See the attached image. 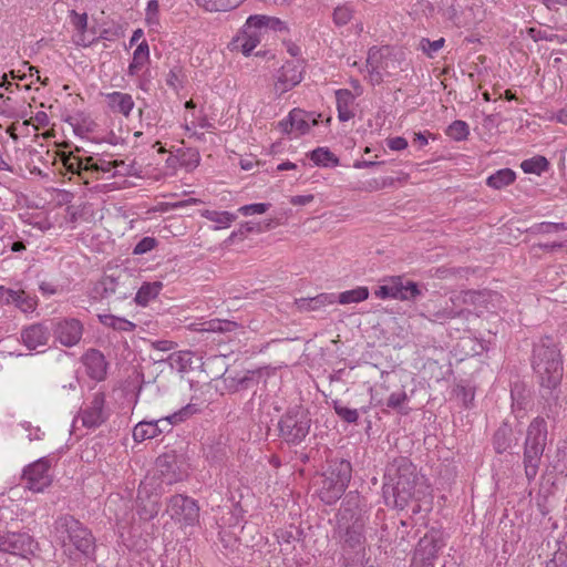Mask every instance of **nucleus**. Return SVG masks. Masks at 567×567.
I'll list each match as a JSON object with an SVG mask.
<instances>
[{"label": "nucleus", "instance_id": "f257e3e1", "mask_svg": "<svg viewBox=\"0 0 567 567\" xmlns=\"http://www.w3.org/2000/svg\"><path fill=\"white\" fill-rule=\"evenodd\" d=\"M420 480L416 466L408 458L395 460L384 475L382 491L385 502H392L400 509L405 508L412 499L417 498Z\"/></svg>", "mask_w": 567, "mask_h": 567}, {"label": "nucleus", "instance_id": "f03ea898", "mask_svg": "<svg viewBox=\"0 0 567 567\" xmlns=\"http://www.w3.org/2000/svg\"><path fill=\"white\" fill-rule=\"evenodd\" d=\"M532 367L543 389L556 390L561 382V354L553 338L546 336L534 346Z\"/></svg>", "mask_w": 567, "mask_h": 567}, {"label": "nucleus", "instance_id": "7ed1b4c3", "mask_svg": "<svg viewBox=\"0 0 567 567\" xmlns=\"http://www.w3.org/2000/svg\"><path fill=\"white\" fill-rule=\"evenodd\" d=\"M547 437L548 430L545 419L536 416L527 426L523 451L524 473L528 483H532L538 474Z\"/></svg>", "mask_w": 567, "mask_h": 567}, {"label": "nucleus", "instance_id": "20e7f679", "mask_svg": "<svg viewBox=\"0 0 567 567\" xmlns=\"http://www.w3.org/2000/svg\"><path fill=\"white\" fill-rule=\"evenodd\" d=\"M54 532L64 551L68 546H73L85 557L94 554L95 538L92 532L72 515L60 516L54 523Z\"/></svg>", "mask_w": 567, "mask_h": 567}, {"label": "nucleus", "instance_id": "39448f33", "mask_svg": "<svg viewBox=\"0 0 567 567\" xmlns=\"http://www.w3.org/2000/svg\"><path fill=\"white\" fill-rule=\"evenodd\" d=\"M352 476V466L348 460L333 458L328 462L323 474L319 496L328 505L336 503L343 495Z\"/></svg>", "mask_w": 567, "mask_h": 567}, {"label": "nucleus", "instance_id": "423d86ee", "mask_svg": "<svg viewBox=\"0 0 567 567\" xmlns=\"http://www.w3.org/2000/svg\"><path fill=\"white\" fill-rule=\"evenodd\" d=\"M311 417L301 405L289 408L278 422L279 436L288 444H299L309 434Z\"/></svg>", "mask_w": 567, "mask_h": 567}, {"label": "nucleus", "instance_id": "0eeeda50", "mask_svg": "<svg viewBox=\"0 0 567 567\" xmlns=\"http://www.w3.org/2000/svg\"><path fill=\"white\" fill-rule=\"evenodd\" d=\"M374 295L381 299H396L413 301L423 296V288L416 282L401 276L391 277L382 286H379Z\"/></svg>", "mask_w": 567, "mask_h": 567}, {"label": "nucleus", "instance_id": "6e6552de", "mask_svg": "<svg viewBox=\"0 0 567 567\" xmlns=\"http://www.w3.org/2000/svg\"><path fill=\"white\" fill-rule=\"evenodd\" d=\"M444 546L443 538L437 532L425 534L417 543L412 567H433V560Z\"/></svg>", "mask_w": 567, "mask_h": 567}, {"label": "nucleus", "instance_id": "1a4fd4ad", "mask_svg": "<svg viewBox=\"0 0 567 567\" xmlns=\"http://www.w3.org/2000/svg\"><path fill=\"white\" fill-rule=\"evenodd\" d=\"M266 368H258L255 370H246L243 372H235L226 369L221 375L225 389L229 393H237L241 391L252 390L258 385L260 380L266 374Z\"/></svg>", "mask_w": 567, "mask_h": 567}, {"label": "nucleus", "instance_id": "9d476101", "mask_svg": "<svg viewBox=\"0 0 567 567\" xmlns=\"http://www.w3.org/2000/svg\"><path fill=\"white\" fill-rule=\"evenodd\" d=\"M54 339L62 346H76L83 336V324L75 318H55L50 320Z\"/></svg>", "mask_w": 567, "mask_h": 567}, {"label": "nucleus", "instance_id": "9b49d317", "mask_svg": "<svg viewBox=\"0 0 567 567\" xmlns=\"http://www.w3.org/2000/svg\"><path fill=\"white\" fill-rule=\"evenodd\" d=\"M50 467L48 457H41L25 466L22 474L25 487L33 492H42L48 487L52 482Z\"/></svg>", "mask_w": 567, "mask_h": 567}, {"label": "nucleus", "instance_id": "f8f14e48", "mask_svg": "<svg viewBox=\"0 0 567 567\" xmlns=\"http://www.w3.org/2000/svg\"><path fill=\"white\" fill-rule=\"evenodd\" d=\"M167 512L173 519L183 522L185 525H194L199 517V507L196 502L181 494L169 498Z\"/></svg>", "mask_w": 567, "mask_h": 567}, {"label": "nucleus", "instance_id": "ddd939ff", "mask_svg": "<svg viewBox=\"0 0 567 567\" xmlns=\"http://www.w3.org/2000/svg\"><path fill=\"white\" fill-rule=\"evenodd\" d=\"M0 550L24 557L33 551V538L28 533L7 532L0 535Z\"/></svg>", "mask_w": 567, "mask_h": 567}, {"label": "nucleus", "instance_id": "4468645a", "mask_svg": "<svg viewBox=\"0 0 567 567\" xmlns=\"http://www.w3.org/2000/svg\"><path fill=\"white\" fill-rule=\"evenodd\" d=\"M51 333L50 321L33 323L22 329L21 341L29 350H37L48 344Z\"/></svg>", "mask_w": 567, "mask_h": 567}, {"label": "nucleus", "instance_id": "2eb2a0df", "mask_svg": "<svg viewBox=\"0 0 567 567\" xmlns=\"http://www.w3.org/2000/svg\"><path fill=\"white\" fill-rule=\"evenodd\" d=\"M63 165L66 169V172L78 175L80 179H82L85 184L89 183L87 181V173L89 172H99L104 171L109 172L110 167H102L96 163H93L92 157L81 158L78 156H74L72 154L65 155L63 157Z\"/></svg>", "mask_w": 567, "mask_h": 567}, {"label": "nucleus", "instance_id": "dca6fc26", "mask_svg": "<svg viewBox=\"0 0 567 567\" xmlns=\"http://www.w3.org/2000/svg\"><path fill=\"white\" fill-rule=\"evenodd\" d=\"M104 404L105 394L103 392L95 393L89 406L81 411L80 416L84 426L96 427L105 422L107 415L104 411Z\"/></svg>", "mask_w": 567, "mask_h": 567}, {"label": "nucleus", "instance_id": "f3484780", "mask_svg": "<svg viewBox=\"0 0 567 567\" xmlns=\"http://www.w3.org/2000/svg\"><path fill=\"white\" fill-rule=\"evenodd\" d=\"M161 509V498L156 493H150L144 483L137 491V513L144 520L153 519Z\"/></svg>", "mask_w": 567, "mask_h": 567}, {"label": "nucleus", "instance_id": "a211bd4d", "mask_svg": "<svg viewBox=\"0 0 567 567\" xmlns=\"http://www.w3.org/2000/svg\"><path fill=\"white\" fill-rule=\"evenodd\" d=\"M343 546L355 551L357 555L365 556L364 522L357 518L349 525L342 535Z\"/></svg>", "mask_w": 567, "mask_h": 567}, {"label": "nucleus", "instance_id": "6ab92c4d", "mask_svg": "<svg viewBox=\"0 0 567 567\" xmlns=\"http://www.w3.org/2000/svg\"><path fill=\"white\" fill-rule=\"evenodd\" d=\"M156 470L159 473L162 481L166 484H173L182 481L185 472L177 465V457L173 454H163L156 458Z\"/></svg>", "mask_w": 567, "mask_h": 567}, {"label": "nucleus", "instance_id": "aec40b11", "mask_svg": "<svg viewBox=\"0 0 567 567\" xmlns=\"http://www.w3.org/2000/svg\"><path fill=\"white\" fill-rule=\"evenodd\" d=\"M82 362L86 374L95 381H103L106 378L107 362L104 354L96 349H90L82 355Z\"/></svg>", "mask_w": 567, "mask_h": 567}, {"label": "nucleus", "instance_id": "412c9836", "mask_svg": "<svg viewBox=\"0 0 567 567\" xmlns=\"http://www.w3.org/2000/svg\"><path fill=\"white\" fill-rule=\"evenodd\" d=\"M301 71L299 66L290 61L286 62L277 76V81L275 82V93L281 95L287 91L291 90L296 85L301 82Z\"/></svg>", "mask_w": 567, "mask_h": 567}, {"label": "nucleus", "instance_id": "4be33fe9", "mask_svg": "<svg viewBox=\"0 0 567 567\" xmlns=\"http://www.w3.org/2000/svg\"><path fill=\"white\" fill-rule=\"evenodd\" d=\"M198 411L199 409L196 404L189 403L168 416L153 421L156 425L157 434L161 435L162 433H169L174 425L188 420Z\"/></svg>", "mask_w": 567, "mask_h": 567}, {"label": "nucleus", "instance_id": "5701e85b", "mask_svg": "<svg viewBox=\"0 0 567 567\" xmlns=\"http://www.w3.org/2000/svg\"><path fill=\"white\" fill-rule=\"evenodd\" d=\"M260 34L257 30H251L247 25L244 27L240 34L233 39L230 45L233 50L240 51L245 55H249L260 42Z\"/></svg>", "mask_w": 567, "mask_h": 567}, {"label": "nucleus", "instance_id": "b1692460", "mask_svg": "<svg viewBox=\"0 0 567 567\" xmlns=\"http://www.w3.org/2000/svg\"><path fill=\"white\" fill-rule=\"evenodd\" d=\"M336 302V296L333 293H319L312 298H299L296 299L293 305L299 312L318 311L327 305Z\"/></svg>", "mask_w": 567, "mask_h": 567}, {"label": "nucleus", "instance_id": "393cba45", "mask_svg": "<svg viewBox=\"0 0 567 567\" xmlns=\"http://www.w3.org/2000/svg\"><path fill=\"white\" fill-rule=\"evenodd\" d=\"M354 99L350 90L340 89L336 91L338 117L341 122H347L354 116L352 111Z\"/></svg>", "mask_w": 567, "mask_h": 567}, {"label": "nucleus", "instance_id": "a878e982", "mask_svg": "<svg viewBox=\"0 0 567 567\" xmlns=\"http://www.w3.org/2000/svg\"><path fill=\"white\" fill-rule=\"evenodd\" d=\"M107 100L110 107L124 116H128L134 107V101L127 93L113 92L107 94Z\"/></svg>", "mask_w": 567, "mask_h": 567}, {"label": "nucleus", "instance_id": "bb28decb", "mask_svg": "<svg viewBox=\"0 0 567 567\" xmlns=\"http://www.w3.org/2000/svg\"><path fill=\"white\" fill-rule=\"evenodd\" d=\"M512 427L507 423H503L494 433L493 445L496 453L502 454L512 446Z\"/></svg>", "mask_w": 567, "mask_h": 567}, {"label": "nucleus", "instance_id": "cd10ccee", "mask_svg": "<svg viewBox=\"0 0 567 567\" xmlns=\"http://www.w3.org/2000/svg\"><path fill=\"white\" fill-rule=\"evenodd\" d=\"M163 288L161 281L144 282L138 289L135 301L140 306H146L151 300L155 299Z\"/></svg>", "mask_w": 567, "mask_h": 567}, {"label": "nucleus", "instance_id": "c85d7f7f", "mask_svg": "<svg viewBox=\"0 0 567 567\" xmlns=\"http://www.w3.org/2000/svg\"><path fill=\"white\" fill-rule=\"evenodd\" d=\"M65 121L73 127L74 133L79 136L93 132L96 126L94 121L83 113L71 115Z\"/></svg>", "mask_w": 567, "mask_h": 567}, {"label": "nucleus", "instance_id": "c756f323", "mask_svg": "<svg viewBox=\"0 0 567 567\" xmlns=\"http://www.w3.org/2000/svg\"><path fill=\"white\" fill-rule=\"evenodd\" d=\"M383 56L382 51H369L367 66L369 69V76L372 84H380L383 81L384 72L380 69L379 60Z\"/></svg>", "mask_w": 567, "mask_h": 567}, {"label": "nucleus", "instance_id": "7c9ffc66", "mask_svg": "<svg viewBox=\"0 0 567 567\" xmlns=\"http://www.w3.org/2000/svg\"><path fill=\"white\" fill-rule=\"evenodd\" d=\"M150 49L146 41H142L134 51L133 60L128 65V74L135 75L148 61Z\"/></svg>", "mask_w": 567, "mask_h": 567}, {"label": "nucleus", "instance_id": "2f4dec72", "mask_svg": "<svg viewBox=\"0 0 567 567\" xmlns=\"http://www.w3.org/2000/svg\"><path fill=\"white\" fill-rule=\"evenodd\" d=\"M310 159L317 166L323 167L337 166L339 164L338 157L327 147H318L313 150L310 153Z\"/></svg>", "mask_w": 567, "mask_h": 567}, {"label": "nucleus", "instance_id": "473e14b6", "mask_svg": "<svg viewBox=\"0 0 567 567\" xmlns=\"http://www.w3.org/2000/svg\"><path fill=\"white\" fill-rule=\"evenodd\" d=\"M516 178L515 172L509 168H503L491 175L486 183L489 187L501 189L512 184Z\"/></svg>", "mask_w": 567, "mask_h": 567}, {"label": "nucleus", "instance_id": "72a5a7b5", "mask_svg": "<svg viewBox=\"0 0 567 567\" xmlns=\"http://www.w3.org/2000/svg\"><path fill=\"white\" fill-rule=\"evenodd\" d=\"M206 11H228L237 8L244 0H196Z\"/></svg>", "mask_w": 567, "mask_h": 567}, {"label": "nucleus", "instance_id": "f704fd0d", "mask_svg": "<svg viewBox=\"0 0 567 567\" xmlns=\"http://www.w3.org/2000/svg\"><path fill=\"white\" fill-rule=\"evenodd\" d=\"M202 216L210 221L217 224L215 229L227 228L233 221L236 220L237 216L229 212H217V210H204Z\"/></svg>", "mask_w": 567, "mask_h": 567}, {"label": "nucleus", "instance_id": "c9c22d12", "mask_svg": "<svg viewBox=\"0 0 567 567\" xmlns=\"http://www.w3.org/2000/svg\"><path fill=\"white\" fill-rule=\"evenodd\" d=\"M99 320L102 324L117 331H133L136 328V324L130 320L113 315H99Z\"/></svg>", "mask_w": 567, "mask_h": 567}, {"label": "nucleus", "instance_id": "e433bc0d", "mask_svg": "<svg viewBox=\"0 0 567 567\" xmlns=\"http://www.w3.org/2000/svg\"><path fill=\"white\" fill-rule=\"evenodd\" d=\"M156 436H158V434L153 421H141L133 429V439L135 442H143Z\"/></svg>", "mask_w": 567, "mask_h": 567}, {"label": "nucleus", "instance_id": "4c0bfd02", "mask_svg": "<svg viewBox=\"0 0 567 567\" xmlns=\"http://www.w3.org/2000/svg\"><path fill=\"white\" fill-rule=\"evenodd\" d=\"M520 167L526 174L540 175L543 172H546L548 169L549 162L547 161L546 157L537 155L532 158L523 161Z\"/></svg>", "mask_w": 567, "mask_h": 567}, {"label": "nucleus", "instance_id": "58836bf2", "mask_svg": "<svg viewBox=\"0 0 567 567\" xmlns=\"http://www.w3.org/2000/svg\"><path fill=\"white\" fill-rule=\"evenodd\" d=\"M556 390H549V395L543 398L545 399V404L543 408V413L546 415L548 420L556 421L559 416L561 405L559 403V396L555 392Z\"/></svg>", "mask_w": 567, "mask_h": 567}, {"label": "nucleus", "instance_id": "ea45409f", "mask_svg": "<svg viewBox=\"0 0 567 567\" xmlns=\"http://www.w3.org/2000/svg\"><path fill=\"white\" fill-rule=\"evenodd\" d=\"M120 282L113 276H104L94 287V292L101 298H109L116 293Z\"/></svg>", "mask_w": 567, "mask_h": 567}, {"label": "nucleus", "instance_id": "a19ab883", "mask_svg": "<svg viewBox=\"0 0 567 567\" xmlns=\"http://www.w3.org/2000/svg\"><path fill=\"white\" fill-rule=\"evenodd\" d=\"M369 297V289L367 287H357L352 290H347L341 293H339L338 297H336V301H338L341 305H348L353 302H360Z\"/></svg>", "mask_w": 567, "mask_h": 567}, {"label": "nucleus", "instance_id": "79ce46f5", "mask_svg": "<svg viewBox=\"0 0 567 567\" xmlns=\"http://www.w3.org/2000/svg\"><path fill=\"white\" fill-rule=\"evenodd\" d=\"M12 298L10 299V303H13L17 308H19L23 312H32L37 307V301L28 296L23 290L12 291Z\"/></svg>", "mask_w": 567, "mask_h": 567}, {"label": "nucleus", "instance_id": "37998d69", "mask_svg": "<svg viewBox=\"0 0 567 567\" xmlns=\"http://www.w3.org/2000/svg\"><path fill=\"white\" fill-rule=\"evenodd\" d=\"M310 116V114L306 113L300 109H293L292 111H290V120L292 121V126L296 131L299 132V134H306L309 131Z\"/></svg>", "mask_w": 567, "mask_h": 567}, {"label": "nucleus", "instance_id": "c03bdc74", "mask_svg": "<svg viewBox=\"0 0 567 567\" xmlns=\"http://www.w3.org/2000/svg\"><path fill=\"white\" fill-rule=\"evenodd\" d=\"M446 134L455 141H463L467 138L470 127L466 122L456 120L447 127Z\"/></svg>", "mask_w": 567, "mask_h": 567}, {"label": "nucleus", "instance_id": "a18cd8bd", "mask_svg": "<svg viewBox=\"0 0 567 567\" xmlns=\"http://www.w3.org/2000/svg\"><path fill=\"white\" fill-rule=\"evenodd\" d=\"M445 43L444 38L431 41L427 38H422L417 44V49L421 50L426 56L433 58L434 54L443 48Z\"/></svg>", "mask_w": 567, "mask_h": 567}, {"label": "nucleus", "instance_id": "49530a36", "mask_svg": "<svg viewBox=\"0 0 567 567\" xmlns=\"http://www.w3.org/2000/svg\"><path fill=\"white\" fill-rule=\"evenodd\" d=\"M333 410L336 414L347 423H355L359 419L358 410L344 406L338 400L333 401Z\"/></svg>", "mask_w": 567, "mask_h": 567}, {"label": "nucleus", "instance_id": "de8ad7c7", "mask_svg": "<svg viewBox=\"0 0 567 567\" xmlns=\"http://www.w3.org/2000/svg\"><path fill=\"white\" fill-rule=\"evenodd\" d=\"M409 396L404 390L393 392L386 400V406L389 409L396 410L401 414H408V411H402L403 405L408 402Z\"/></svg>", "mask_w": 567, "mask_h": 567}, {"label": "nucleus", "instance_id": "09e8293b", "mask_svg": "<svg viewBox=\"0 0 567 567\" xmlns=\"http://www.w3.org/2000/svg\"><path fill=\"white\" fill-rule=\"evenodd\" d=\"M462 313H463V310H454L452 307L445 306L441 310L430 313L429 320L433 321V322L443 323L444 321H446L449 319L460 317Z\"/></svg>", "mask_w": 567, "mask_h": 567}, {"label": "nucleus", "instance_id": "8fccbe9b", "mask_svg": "<svg viewBox=\"0 0 567 567\" xmlns=\"http://www.w3.org/2000/svg\"><path fill=\"white\" fill-rule=\"evenodd\" d=\"M207 328H205L206 331L212 332H230L238 328V323L235 321L229 320H210L206 323Z\"/></svg>", "mask_w": 567, "mask_h": 567}, {"label": "nucleus", "instance_id": "3c124183", "mask_svg": "<svg viewBox=\"0 0 567 567\" xmlns=\"http://www.w3.org/2000/svg\"><path fill=\"white\" fill-rule=\"evenodd\" d=\"M383 56L379 60L380 69L384 72L385 75H394L395 62L396 60L390 55L389 49H382Z\"/></svg>", "mask_w": 567, "mask_h": 567}, {"label": "nucleus", "instance_id": "603ef678", "mask_svg": "<svg viewBox=\"0 0 567 567\" xmlns=\"http://www.w3.org/2000/svg\"><path fill=\"white\" fill-rule=\"evenodd\" d=\"M268 21H269L268 16H261V14L250 16L247 19L245 25H247L251 30H257L259 32V34L261 35V30L268 29Z\"/></svg>", "mask_w": 567, "mask_h": 567}, {"label": "nucleus", "instance_id": "864d4df0", "mask_svg": "<svg viewBox=\"0 0 567 567\" xmlns=\"http://www.w3.org/2000/svg\"><path fill=\"white\" fill-rule=\"evenodd\" d=\"M271 227H272V220L267 221L265 224V227H261L260 224H254L251 221H246V223L240 225V227L238 229V233H240V237H244L248 233H252V231L260 233V231H264V230H268Z\"/></svg>", "mask_w": 567, "mask_h": 567}, {"label": "nucleus", "instance_id": "5fc2aeb1", "mask_svg": "<svg viewBox=\"0 0 567 567\" xmlns=\"http://www.w3.org/2000/svg\"><path fill=\"white\" fill-rule=\"evenodd\" d=\"M157 245V240L153 237H144L141 239L134 247L133 254L134 255H143L152 249H154Z\"/></svg>", "mask_w": 567, "mask_h": 567}, {"label": "nucleus", "instance_id": "6e6d98bb", "mask_svg": "<svg viewBox=\"0 0 567 567\" xmlns=\"http://www.w3.org/2000/svg\"><path fill=\"white\" fill-rule=\"evenodd\" d=\"M270 207L269 203H258L241 206L238 212L244 216H249L254 214H265Z\"/></svg>", "mask_w": 567, "mask_h": 567}, {"label": "nucleus", "instance_id": "4d7b16f0", "mask_svg": "<svg viewBox=\"0 0 567 567\" xmlns=\"http://www.w3.org/2000/svg\"><path fill=\"white\" fill-rule=\"evenodd\" d=\"M352 18V11L350 8L343 6L334 9L333 20L338 25L347 24Z\"/></svg>", "mask_w": 567, "mask_h": 567}, {"label": "nucleus", "instance_id": "13d9d810", "mask_svg": "<svg viewBox=\"0 0 567 567\" xmlns=\"http://www.w3.org/2000/svg\"><path fill=\"white\" fill-rule=\"evenodd\" d=\"M526 32L535 42L542 40L553 41L557 37L556 34H548L546 31L533 27L528 28Z\"/></svg>", "mask_w": 567, "mask_h": 567}, {"label": "nucleus", "instance_id": "bf43d9fd", "mask_svg": "<svg viewBox=\"0 0 567 567\" xmlns=\"http://www.w3.org/2000/svg\"><path fill=\"white\" fill-rule=\"evenodd\" d=\"M72 17V24L74 28L80 31L84 32L87 27V14L86 13H78L76 11H71Z\"/></svg>", "mask_w": 567, "mask_h": 567}, {"label": "nucleus", "instance_id": "052dcab7", "mask_svg": "<svg viewBox=\"0 0 567 567\" xmlns=\"http://www.w3.org/2000/svg\"><path fill=\"white\" fill-rule=\"evenodd\" d=\"M159 4L157 0H150L146 8L147 23H156L158 21Z\"/></svg>", "mask_w": 567, "mask_h": 567}, {"label": "nucleus", "instance_id": "680f3d73", "mask_svg": "<svg viewBox=\"0 0 567 567\" xmlns=\"http://www.w3.org/2000/svg\"><path fill=\"white\" fill-rule=\"evenodd\" d=\"M485 293L482 291H465L462 296H457L456 299H461L464 303H480L484 298Z\"/></svg>", "mask_w": 567, "mask_h": 567}, {"label": "nucleus", "instance_id": "e2e57ef3", "mask_svg": "<svg viewBox=\"0 0 567 567\" xmlns=\"http://www.w3.org/2000/svg\"><path fill=\"white\" fill-rule=\"evenodd\" d=\"M564 229H567V226L564 223H540L537 225V231L542 234H548Z\"/></svg>", "mask_w": 567, "mask_h": 567}, {"label": "nucleus", "instance_id": "0e129e2a", "mask_svg": "<svg viewBox=\"0 0 567 567\" xmlns=\"http://www.w3.org/2000/svg\"><path fill=\"white\" fill-rule=\"evenodd\" d=\"M457 396L461 398L463 404L467 408L474 400V391L471 388L458 386Z\"/></svg>", "mask_w": 567, "mask_h": 567}, {"label": "nucleus", "instance_id": "69168bd1", "mask_svg": "<svg viewBox=\"0 0 567 567\" xmlns=\"http://www.w3.org/2000/svg\"><path fill=\"white\" fill-rule=\"evenodd\" d=\"M388 146L392 151H402L408 147V141L401 136L392 137L388 140Z\"/></svg>", "mask_w": 567, "mask_h": 567}, {"label": "nucleus", "instance_id": "338daca9", "mask_svg": "<svg viewBox=\"0 0 567 567\" xmlns=\"http://www.w3.org/2000/svg\"><path fill=\"white\" fill-rule=\"evenodd\" d=\"M169 360L172 361L171 364L172 365H177L181 371L186 369L187 361H189V359H185V357L179 354V353L172 354L169 357Z\"/></svg>", "mask_w": 567, "mask_h": 567}, {"label": "nucleus", "instance_id": "774afa93", "mask_svg": "<svg viewBox=\"0 0 567 567\" xmlns=\"http://www.w3.org/2000/svg\"><path fill=\"white\" fill-rule=\"evenodd\" d=\"M153 347L159 351H169L175 347V342L169 340H158L153 343Z\"/></svg>", "mask_w": 567, "mask_h": 567}]
</instances>
